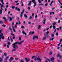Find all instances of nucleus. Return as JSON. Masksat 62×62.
I'll use <instances>...</instances> for the list:
<instances>
[{
	"mask_svg": "<svg viewBox=\"0 0 62 62\" xmlns=\"http://www.w3.org/2000/svg\"><path fill=\"white\" fill-rule=\"evenodd\" d=\"M4 54L5 55V56H6V55H7V54H6V53H4Z\"/></svg>",
	"mask_w": 62,
	"mask_h": 62,
	"instance_id": "47",
	"label": "nucleus"
},
{
	"mask_svg": "<svg viewBox=\"0 0 62 62\" xmlns=\"http://www.w3.org/2000/svg\"><path fill=\"white\" fill-rule=\"evenodd\" d=\"M2 13V10H0V14H1Z\"/></svg>",
	"mask_w": 62,
	"mask_h": 62,
	"instance_id": "20",
	"label": "nucleus"
},
{
	"mask_svg": "<svg viewBox=\"0 0 62 62\" xmlns=\"http://www.w3.org/2000/svg\"><path fill=\"white\" fill-rule=\"evenodd\" d=\"M1 59H2V58H1L0 57V62H3V60Z\"/></svg>",
	"mask_w": 62,
	"mask_h": 62,
	"instance_id": "21",
	"label": "nucleus"
},
{
	"mask_svg": "<svg viewBox=\"0 0 62 62\" xmlns=\"http://www.w3.org/2000/svg\"><path fill=\"white\" fill-rule=\"evenodd\" d=\"M47 5H48V3H46L45 5V6H47Z\"/></svg>",
	"mask_w": 62,
	"mask_h": 62,
	"instance_id": "43",
	"label": "nucleus"
},
{
	"mask_svg": "<svg viewBox=\"0 0 62 62\" xmlns=\"http://www.w3.org/2000/svg\"><path fill=\"white\" fill-rule=\"evenodd\" d=\"M15 9L16 10H17L18 9V7H16Z\"/></svg>",
	"mask_w": 62,
	"mask_h": 62,
	"instance_id": "51",
	"label": "nucleus"
},
{
	"mask_svg": "<svg viewBox=\"0 0 62 62\" xmlns=\"http://www.w3.org/2000/svg\"><path fill=\"white\" fill-rule=\"evenodd\" d=\"M15 59L16 60H18V59H19V58H15Z\"/></svg>",
	"mask_w": 62,
	"mask_h": 62,
	"instance_id": "46",
	"label": "nucleus"
},
{
	"mask_svg": "<svg viewBox=\"0 0 62 62\" xmlns=\"http://www.w3.org/2000/svg\"><path fill=\"white\" fill-rule=\"evenodd\" d=\"M20 62H24V61L22 60H20Z\"/></svg>",
	"mask_w": 62,
	"mask_h": 62,
	"instance_id": "63",
	"label": "nucleus"
},
{
	"mask_svg": "<svg viewBox=\"0 0 62 62\" xmlns=\"http://www.w3.org/2000/svg\"><path fill=\"white\" fill-rule=\"evenodd\" d=\"M22 32L23 34H24V35H25V36L26 35V33L25 32H24V31H22Z\"/></svg>",
	"mask_w": 62,
	"mask_h": 62,
	"instance_id": "9",
	"label": "nucleus"
},
{
	"mask_svg": "<svg viewBox=\"0 0 62 62\" xmlns=\"http://www.w3.org/2000/svg\"><path fill=\"white\" fill-rule=\"evenodd\" d=\"M1 1V2L2 3V4L1 6V7H2L4 6V3L3 2L4 1L3 0H0Z\"/></svg>",
	"mask_w": 62,
	"mask_h": 62,
	"instance_id": "2",
	"label": "nucleus"
},
{
	"mask_svg": "<svg viewBox=\"0 0 62 62\" xmlns=\"http://www.w3.org/2000/svg\"><path fill=\"white\" fill-rule=\"evenodd\" d=\"M34 3V7H35L36 6V3L35 2L34 3Z\"/></svg>",
	"mask_w": 62,
	"mask_h": 62,
	"instance_id": "17",
	"label": "nucleus"
},
{
	"mask_svg": "<svg viewBox=\"0 0 62 62\" xmlns=\"http://www.w3.org/2000/svg\"><path fill=\"white\" fill-rule=\"evenodd\" d=\"M25 60L26 61V62H29L30 61V58H29L28 59H27V58H25Z\"/></svg>",
	"mask_w": 62,
	"mask_h": 62,
	"instance_id": "3",
	"label": "nucleus"
},
{
	"mask_svg": "<svg viewBox=\"0 0 62 62\" xmlns=\"http://www.w3.org/2000/svg\"><path fill=\"white\" fill-rule=\"evenodd\" d=\"M23 42H24V41H21L20 42H16L15 43H13L12 45H13V48L14 49H13L12 50H11V52L12 53V52H14V51H16V48L15 47H16V45H15V44L16 45H17V44H18L19 45H21V44Z\"/></svg>",
	"mask_w": 62,
	"mask_h": 62,
	"instance_id": "1",
	"label": "nucleus"
},
{
	"mask_svg": "<svg viewBox=\"0 0 62 62\" xmlns=\"http://www.w3.org/2000/svg\"><path fill=\"white\" fill-rule=\"evenodd\" d=\"M10 39L11 42H12L13 41V40L12 39V38H11Z\"/></svg>",
	"mask_w": 62,
	"mask_h": 62,
	"instance_id": "42",
	"label": "nucleus"
},
{
	"mask_svg": "<svg viewBox=\"0 0 62 62\" xmlns=\"http://www.w3.org/2000/svg\"><path fill=\"white\" fill-rule=\"evenodd\" d=\"M2 33V29H0V33H1V34H0V37H2V36H3V33Z\"/></svg>",
	"mask_w": 62,
	"mask_h": 62,
	"instance_id": "5",
	"label": "nucleus"
},
{
	"mask_svg": "<svg viewBox=\"0 0 62 62\" xmlns=\"http://www.w3.org/2000/svg\"><path fill=\"white\" fill-rule=\"evenodd\" d=\"M44 5L43 4H39V6H40V5Z\"/></svg>",
	"mask_w": 62,
	"mask_h": 62,
	"instance_id": "50",
	"label": "nucleus"
},
{
	"mask_svg": "<svg viewBox=\"0 0 62 62\" xmlns=\"http://www.w3.org/2000/svg\"><path fill=\"white\" fill-rule=\"evenodd\" d=\"M58 2H59V3L60 4L61 3V2H60V1L59 0H58Z\"/></svg>",
	"mask_w": 62,
	"mask_h": 62,
	"instance_id": "53",
	"label": "nucleus"
},
{
	"mask_svg": "<svg viewBox=\"0 0 62 62\" xmlns=\"http://www.w3.org/2000/svg\"><path fill=\"white\" fill-rule=\"evenodd\" d=\"M18 11H20V10H21V9H20V8H18L17 9Z\"/></svg>",
	"mask_w": 62,
	"mask_h": 62,
	"instance_id": "34",
	"label": "nucleus"
},
{
	"mask_svg": "<svg viewBox=\"0 0 62 62\" xmlns=\"http://www.w3.org/2000/svg\"><path fill=\"white\" fill-rule=\"evenodd\" d=\"M35 36H34L33 37V39H35Z\"/></svg>",
	"mask_w": 62,
	"mask_h": 62,
	"instance_id": "36",
	"label": "nucleus"
},
{
	"mask_svg": "<svg viewBox=\"0 0 62 62\" xmlns=\"http://www.w3.org/2000/svg\"><path fill=\"white\" fill-rule=\"evenodd\" d=\"M4 23V21H0V24H3Z\"/></svg>",
	"mask_w": 62,
	"mask_h": 62,
	"instance_id": "12",
	"label": "nucleus"
},
{
	"mask_svg": "<svg viewBox=\"0 0 62 62\" xmlns=\"http://www.w3.org/2000/svg\"><path fill=\"white\" fill-rule=\"evenodd\" d=\"M49 31H47L46 32V34H49Z\"/></svg>",
	"mask_w": 62,
	"mask_h": 62,
	"instance_id": "49",
	"label": "nucleus"
},
{
	"mask_svg": "<svg viewBox=\"0 0 62 62\" xmlns=\"http://www.w3.org/2000/svg\"><path fill=\"white\" fill-rule=\"evenodd\" d=\"M58 23H60V20H59L58 21Z\"/></svg>",
	"mask_w": 62,
	"mask_h": 62,
	"instance_id": "62",
	"label": "nucleus"
},
{
	"mask_svg": "<svg viewBox=\"0 0 62 62\" xmlns=\"http://www.w3.org/2000/svg\"><path fill=\"white\" fill-rule=\"evenodd\" d=\"M12 28L13 29V30L15 32H16V31H15V29H14V28L13 26H12Z\"/></svg>",
	"mask_w": 62,
	"mask_h": 62,
	"instance_id": "15",
	"label": "nucleus"
},
{
	"mask_svg": "<svg viewBox=\"0 0 62 62\" xmlns=\"http://www.w3.org/2000/svg\"><path fill=\"white\" fill-rule=\"evenodd\" d=\"M2 26H3V27H6V25H5L4 24L2 25Z\"/></svg>",
	"mask_w": 62,
	"mask_h": 62,
	"instance_id": "40",
	"label": "nucleus"
},
{
	"mask_svg": "<svg viewBox=\"0 0 62 62\" xmlns=\"http://www.w3.org/2000/svg\"><path fill=\"white\" fill-rule=\"evenodd\" d=\"M46 59L47 60H48V61H49V62H50V61H50V60H49V59Z\"/></svg>",
	"mask_w": 62,
	"mask_h": 62,
	"instance_id": "48",
	"label": "nucleus"
},
{
	"mask_svg": "<svg viewBox=\"0 0 62 62\" xmlns=\"http://www.w3.org/2000/svg\"><path fill=\"white\" fill-rule=\"evenodd\" d=\"M11 35L12 36H15V35L12 33H11Z\"/></svg>",
	"mask_w": 62,
	"mask_h": 62,
	"instance_id": "30",
	"label": "nucleus"
},
{
	"mask_svg": "<svg viewBox=\"0 0 62 62\" xmlns=\"http://www.w3.org/2000/svg\"><path fill=\"white\" fill-rule=\"evenodd\" d=\"M43 24H45L46 23V19H44L43 20Z\"/></svg>",
	"mask_w": 62,
	"mask_h": 62,
	"instance_id": "8",
	"label": "nucleus"
},
{
	"mask_svg": "<svg viewBox=\"0 0 62 62\" xmlns=\"http://www.w3.org/2000/svg\"><path fill=\"white\" fill-rule=\"evenodd\" d=\"M57 56H58L60 57L59 59H62V56L60 55V54H58Z\"/></svg>",
	"mask_w": 62,
	"mask_h": 62,
	"instance_id": "7",
	"label": "nucleus"
},
{
	"mask_svg": "<svg viewBox=\"0 0 62 62\" xmlns=\"http://www.w3.org/2000/svg\"><path fill=\"white\" fill-rule=\"evenodd\" d=\"M3 19H4V20H6V18L5 17H3Z\"/></svg>",
	"mask_w": 62,
	"mask_h": 62,
	"instance_id": "44",
	"label": "nucleus"
},
{
	"mask_svg": "<svg viewBox=\"0 0 62 62\" xmlns=\"http://www.w3.org/2000/svg\"><path fill=\"white\" fill-rule=\"evenodd\" d=\"M0 37H1L2 39H5V37H4V36H0Z\"/></svg>",
	"mask_w": 62,
	"mask_h": 62,
	"instance_id": "18",
	"label": "nucleus"
},
{
	"mask_svg": "<svg viewBox=\"0 0 62 62\" xmlns=\"http://www.w3.org/2000/svg\"><path fill=\"white\" fill-rule=\"evenodd\" d=\"M56 24V22H54V23H53V25H55Z\"/></svg>",
	"mask_w": 62,
	"mask_h": 62,
	"instance_id": "25",
	"label": "nucleus"
},
{
	"mask_svg": "<svg viewBox=\"0 0 62 62\" xmlns=\"http://www.w3.org/2000/svg\"><path fill=\"white\" fill-rule=\"evenodd\" d=\"M9 18L10 19V21H12V18H11L10 17H9Z\"/></svg>",
	"mask_w": 62,
	"mask_h": 62,
	"instance_id": "19",
	"label": "nucleus"
},
{
	"mask_svg": "<svg viewBox=\"0 0 62 62\" xmlns=\"http://www.w3.org/2000/svg\"><path fill=\"white\" fill-rule=\"evenodd\" d=\"M19 5V3H18L16 4V6H18V5Z\"/></svg>",
	"mask_w": 62,
	"mask_h": 62,
	"instance_id": "59",
	"label": "nucleus"
},
{
	"mask_svg": "<svg viewBox=\"0 0 62 62\" xmlns=\"http://www.w3.org/2000/svg\"><path fill=\"white\" fill-rule=\"evenodd\" d=\"M52 38L54 37V34H51Z\"/></svg>",
	"mask_w": 62,
	"mask_h": 62,
	"instance_id": "26",
	"label": "nucleus"
},
{
	"mask_svg": "<svg viewBox=\"0 0 62 62\" xmlns=\"http://www.w3.org/2000/svg\"><path fill=\"white\" fill-rule=\"evenodd\" d=\"M46 37H44L43 39H42L43 40H44L45 39H46Z\"/></svg>",
	"mask_w": 62,
	"mask_h": 62,
	"instance_id": "29",
	"label": "nucleus"
},
{
	"mask_svg": "<svg viewBox=\"0 0 62 62\" xmlns=\"http://www.w3.org/2000/svg\"><path fill=\"white\" fill-rule=\"evenodd\" d=\"M4 62H8V61L6 60L4 61Z\"/></svg>",
	"mask_w": 62,
	"mask_h": 62,
	"instance_id": "64",
	"label": "nucleus"
},
{
	"mask_svg": "<svg viewBox=\"0 0 62 62\" xmlns=\"http://www.w3.org/2000/svg\"><path fill=\"white\" fill-rule=\"evenodd\" d=\"M34 34V31H33L31 33V35H33V34Z\"/></svg>",
	"mask_w": 62,
	"mask_h": 62,
	"instance_id": "45",
	"label": "nucleus"
},
{
	"mask_svg": "<svg viewBox=\"0 0 62 62\" xmlns=\"http://www.w3.org/2000/svg\"><path fill=\"white\" fill-rule=\"evenodd\" d=\"M53 54V52H51L49 53V54H50V55H51V54Z\"/></svg>",
	"mask_w": 62,
	"mask_h": 62,
	"instance_id": "32",
	"label": "nucleus"
},
{
	"mask_svg": "<svg viewBox=\"0 0 62 62\" xmlns=\"http://www.w3.org/2000/svg\"><path fill=\"white\" fill-rule=\"evenodd\" d=\"M43 0H41V1L40 0H38V1L39 3H41V2L43 1Z\"/></svg>",
	"mask_w": 62,
	"mask_h": 62,
	"instance_id": "14",
	"label": "nucleus"
},
{
	"mask_svg": "<svg viewBox=\"0 0 62 62\" xmlns=\"http://www.w3.org/2000/svg\"><path fill=\"white\" fill-rule=\"evenodd\" d=\"M37 60H39V61L41 62V61L42 60V59L40 58L39 57H38L37 58Z\"/></svg>",
	"mask_w": 62,
	"mask_h": 62,
	"instance_id": "10",
	"label": "nucleus"
},
{
	"mask_svg": "<svg viewBox=\"0 0 62 62\" xmlns=\"http://www.w3.org/2000/svg\"><path fill=\"white\" fill-rule=\"evenodd\" d=\"M35 38H36L37 39H39V38L37 36H35Z\"/></svg>",
	"mask_w": 62,
	"mask_h": 62,
	"instance_id": "33",
	"label": "nucleus"
},
{
	"mask_svg": "<svg viewBox=\"0 0 62 62\" xmlns=\"http://www.w3.org/2000/svg\"><path fill=\"white\" fill-rule=\"evenodd\" d=\"M8 58H9V56H6V58H5V60H7V59H8Z\"/></svg>",
	"mask_w": 62,
	"mask_h": 62,
	"instance_id": "23",
	"label": "nucleus"
},
{
	"mask_svg": "<svg viewBox=\"0 0 62 62\" xmlns=\"http://www.w3.org/2000/svg\"><path fill=\"white\" fill-rule=\"evenodd\" d=\"M35 56H33L32 57V59H33V58H35Z\"/></svg>",
	"mask_w": 62,
	"mask_h": 62,
	"instance_id": "52",
	"label": "nucleus"
},
{
	"mask_svg": "<svg viewBox=\"0 0 62 62\" xmlns=\"http://www.w3.org/2000/svg\"><path fill=\"white\" fill-rule=\"evenodd\" d=\"M31 2L32 1H31L29 2V3L28 4V6H30L31 5Z\"/></svg>",
	"mask_w": 62,
	"mask_h": 62,
	"instance_id": "13",
	"label": "nucleus"
},
{
	"mask_svg": "<svg viewBox=\"0 0 62 62\" xmlns=\"http://www.w3.org/2000/svg\"><path fill=\"white\" fill-rule=\"evenodd\" d=\"M35 1H36V0H32V3H34L35 2Z\"/></svg>",
	"mask_w": 62,
	"mask_h": 62,
	"instance_id": "22",
	"label": "nucleus"
},
{
	"mask_svg": "<svg viewBox=\"0 0 62 62\" xmlns=\"http://www.w3.org/2000/svg\"><path fill=\"white\" fill-rule=\"evenodd\" d=\"M45 36H46V37H49V36L48 35H46V34H44Z\"/></svg>",
	"mask_w": 62,
	"mask_h": 62,
	"instance_id": "37",
	"label": "nucleus"
},
{
	"mask_svg": "<svg viewBox=\"0 0 62 62\" xmlns=\"http://www.w3.org/2000/svg\"><path fill=\"white\" fill-rule=\"evenodd\" d=\"M50 59L52 62H54V57H52Z\"/></svg>",
	"mask_w": 62,
	"mask_h": 62,
	"instance_id": "4",
	"label": "nucleus"
},
{
	"mask_svg": "<svg viewBox=\"0 0 62 62\" xmlns=\"http://www.w3.org/2000/svg\"><path fill=\"white\" fill-rule=\"evenodd\" d=\"M10 12H11L10 11L8 12V14H10Z\"/></svg>",
	"mask_w": 62,
	"mask_h": 62,
	"instance_id": "54",
	"label": "nucleus"
},
{
	"mask_svg": "<svg viewBox=\"0 0 62 62\" xmlns=\"http://www.w3.org/2000/svg\"><path fill=\"white\" fill-rule=\"evenodd\" d=\"M53 27L54 29H55V26L54 25H53Z\"/></svg>",
	"mask_w": 62,
	"mask_h": 62,
	"instance_id": "28",
	"label": "nucleus"
},
{
	"mask_svg": "<svg viewBox=\"0 0 62 62\" xmlns=\"http://www.w3.org/2000/svg\"><path fill=\"white\" fill-rule=\"evenodd\" d=\"M31 22H28V24H31Z\"/></svg>",
	"mask_w": 62,
	"mask_h": 62,
	"instance_id": "58",
	"label": "nucleus"
},
{
	"mask_svg": "<svg viewBox=\"0 0 62 62\" xmlns=\"http://www.w3.org/2000/svg\"><path fill=\"white\" fill-rule=\"evenodd\" d=\"M12 8H13V9H14V8H15V6H12Z\"/></svg>",
	"mask_w": 62,
	"mask_h": 62,
	"instance_id": "31",
	"label": "nucleus"
},
{
	"mask_svg": "<svg viewBox=\"0 0 62 62\" xmlns=\"http://www.w3.org/2000/svg\"><path fill=\"white\" fill-rule=\"evenodd\" d=\"M10 44V42H8L7 43V44H8V45H9V44Z\"/></svg>",
	"mask_w": 62,
	"mask_h": 62,
	"instance_id": "41",
	"label": "nucleus"
},
{
	"mask_svg": "<svg viewBox=\"0 0 62 62\" xmlns=\"http://www.w3.org/2000/svg\"><path fill=\"white\" fill-rule=\"evenodd\" d=\"M56 36H58V32H57L56 33Z\"/></svg>",
	"mask_w": 62,
	"mask_h": 62,
	"instance_id": "57",
	"label": "nucleus"
},
{
	"mask_svg": "<svg viewBox=\"0 0 62 62\" xmlns=\"http://www.w3.org/2000/svg\"><path fill=\"white\" fill-rule=\"evenodd\" d=\"M41 27V26L40 25H39L38 26V29H40V27Z\"/></svg>",
	"mask_w": 62,
	"mask_h": 62,
	"instance_id": "24",
	"label": "nucleus"
},
{
	"mask_svg": "<svg viewBox=\"0 0 62 62\" xmlns=\"http://www.w3.org/2000/svg\"><path fill=\"white\" fill-rule=\"evenodd\" d=\"M4 10H5V11H7V8H5Z\"/></svg>",
	"mask_w": 62,
	"mask_h": 62,
	"instance_id": "60",
	"label": "nucleus"
},
{
	"mask_svg": "<svg viewBox=\"0 0 62 62\" xmlns=\"http://www.w3.org/2000/svg\"><path fill=\"white\" fill-rule=\"evenodd\" d=\"M31 8H30V7H28V9H31Z\"/></svg>",
	"mask_w": 62,
	"mask_h": 62,
	"instance_id": "56",
	"label": "nucleus"
},
{
	"mask_svg": "<svg viewBox=\"0 0 62 62\" xmlns=\"http://www.w3.org/2000/svg\"><path fill=\"white\" fill-rule=\"evenodd\" d=\"M21 28H24V26H21Z\"/></svg>",
	"mask_w": 62,
	"mask_h": 62,
	"instance_id": "61",
	"label": "nucleus"
},
{
	"mask_svg": "<svg viewBox=\"0 0 62 62\" xmlns=\"http://www.w3.org/2000/svg\"><path fill=\"white\" fill-rule=\"evenodd\" d=\"M24 17H25V18H27V17L28 16H27V15H26V14H24Z\"/></svg>",
	"mask_w": 62,
	"mask_h": 62,
	"instance_id": "11",
	"label": "nucleus"
},
{
	"mask_svg": "<svg viewBox=\"0 0 62 62\" xmlns=\"http://www.w3.org/2000/svg\"><path fill=\"white\" fill-rule=\"evenodd\" d=\"M10 28H11L10 27H9V29L10 30L12 31V29H11Z\"/></svg>",
	"mask_w": 62,
	"mask_h": 62,
	"instance_id": "38",
	"label": "nucleus"
},
{
	"mask_svg": "<svg viewBox=\"0 0 62 62\" xmlns=\"http://www.w3.org/2000/svg\"><path fill=\"white\" fill-rule=\"evenodd\" d=\"M32 19V17L30 16L29 17V19Z\"/></svg>",
	"mask_w": 62,
	"mask_h": 62,
	"instance_id": "35",
	"label": "nucleus"
},
{
	"mask_svg": "<svg viewBox=\"0 0 62 62\" xmlns=\"http://www.w3.org/2000/svg\"><path fill=\"white\" fill-rule=\"evenodd\" d=\"M61 42L59 43V44H58V46H59L61 44Z\"/></svg>",
	"mask_w": 62,
	"mask_h": 62,
	"instance_id": "55",
	"label": "nucleus"
},
{
	"mask_svg": "<svg viewBox=\"0 0 62 62\" xmlns=\"http://www.w3.org/2000/svg\"><path fill=\"white\" fill-rule=\"evenodd\" d=\"M31 34H32V32L30 31L29 33V35H31Z\"/></svg>",
	"mask_w": 62,
	"mask_h": 62,
	"instance_id": "39",
	"label": "nucleus"
},
{
	"mask_svg": "<svg viewBox=\"0 0 62 62\" xmlns=\"http://www.w3.org/2000/svg\"><path fill=\"white\" fill-rule=\"evenodd\" d=\"M13 60H14V58L13 57H11L10 58L9 61L10 62H11Z\"/></svg>",
	"mask_w": 62,
	"mask_h": 62,
	"instance_id": "6",
	"label": "nucleus"
},
{
	"mask_svg": "<svg viewBox=\"0 0 62 62\" xmlns=\"http://www.w3.org/2000/svg\"><path fill=\"white\" fill-rule=\"evenodd\" d=\"M54 38H50L49 39V40H54Z\"/></svg>",
	"mask_w": 62,
	"mask_h": 62,
	"instance_id": "16",
	"label": "nucleus"
},
{
	"mask_svg": "<svg viewBox=\"0 0 62 62\" xmlns=\"http://www.w3.org/2000/svg\"><path fill=\"white\" fill-rule=\"evenodd\" d=\"M19 40H21V37L20 36L19 37Z\"/></svg>",
	"mask_w": 62,
	"mask_h": 62,
	"instance_id": "27",
	"label": "nucleus"
}]
</instances>
